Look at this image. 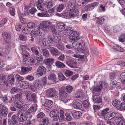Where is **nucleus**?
I'll return each mask as SVG.
<instances>
[{
	"label": "nucleus",
	"mask_w": 125,
	"mask_h": 125,
	"mask_svg": "<svg viewBox=\"0 0 125 125\" xmlns=\"http://www.w3.org/2000/svg\"><path fill=\"white\" fill-rule=\"evenodd\" d=\"M67 9L69 10L68 14L70 18H73L78 15L79 14V11L78 7L72 3H70L68 5Z\"/></svg>",
	"instance_id": "f03ea898"
},
{
	"label": "nucleus",
	"mask_w": 125,
	"mask_h": 125,
	"mask_svg": "<svg viewBox=\"0 0 125 125\" xmlns=\"http://www.w3.org/2000/svg\"><path fill=\"white\" fill-rule=\"evenodd\" d=\"M73 88L71 85H67L66 86L65 90L68 93H70L72 92L73 90Z\"/></svg>",
	"instance_id": "37998d69"
},
{
	"label": "nucleus",
	"mask_w": 125,
	"mask_h": 125,
	"mask_svg": "<svg viewBox=\"0 0 125 125\" xmlns=\"http://www.w3.org/2000/svg\"><path fill=\"white\" fill-rule=\"evenodd\" d=\"M23 63L24 65H29L28 58L23 59Z\"/></svg>",
	"instance_id": "0e129e2a"
},
{
	"label": "nucleus",
	"mask_w": 125,
	"mask_h": 125,
	"mask_svg": "<svg viewBox=\"0 0 125 125\" xmlns=\"http://www.w3.org/2000/svg\"><path fill=\"white\" fill-rule=\"evenodd\" d=\"M58 111L57 110H53L51 111L50 113V116L53 118V120L57 121L59 118L58 115Z\"/></svg>",
	"instance_id": "f8f14e48"
},
{
	"label": "nucleus",
	"mask_w": 125,
	"mask_h": 125,
	"mask_svg": "<svg viewBox=\"0 0 125 125\" xmlns=\"http://www.w3.org/2000/svg\"><path fill=\"white\" fill-rule=\"evenodd\" d=\"M56 66L58 68H63L65 67V65L63 63L61 62L57 61L55 62Z\"/></svg>",
	"instance_id": "c9c22d12"
},
{
	"label": "nucleus",
	"mask_w": 125,
	"mask_h": 125,
	"mask_svg": "<svg viewBox=\"0 0 125 125\" xmlns=\"http://www.w3.org/2000/svg\"><path fill=\"white\" fill-rule=\"evenodd\" d=\"M108 108H106L103 110L102 111L99 113L98 115L100 117L104 118L106 120L111 119V117H114L115 116V114L113 112H107L109 110Z\"/></svg>",
	"instance_id": "7ed1b4c3"
},
{
	"label": "nucleus",
	"mask_w": 125,
	"mask_h": 125,
	"mask_svg": "<svg viewBox=\"0 0 125 125\" xmlns=\"http://www.w3.org/2000/svg\"><path fill=\"white\" fill-rule=\"evenodd\" d=\"M118 109H120L122 111L125 110V104L124 103H121Z\"/></svg>",
	"instance_id": "13d9d810"
},
{
	"label": "nucleus",
	"mask_w": 125,
	"mask_h": 125,
	"mask_svg": "<svg viewBox=\"0 0 125 125\" xmlns=\"http://www.w3.org/2000/svg\"><path fill=\"white\" fill-rule=\"evenodd\" d=\"M8 81L11 84H12L14 83V76L13 75H10L9 76L8 78Z\"/></svg>",
	"instance_id": "bb28decb"
},
{
	"label": "nucleus",
	"mask_w": 125,
	"mask_h": 125,
	"mask_svg": "<svg viewBox=\"0 0 125 125\" xmlns=\"http://www.w3.org/2000/svg\"><path fill=\"white\" fill-rule=\"evenodd\" d=\"M53 41L55 43H57L59 42L60 40V37L57 36H54L53 38Z\"/></svg>",
	"instance_id": "3c124183"
},
{
	"label": "nucleus",
	"mask_w": 125,
	"mask_h": 125,
	"mask_svg": "<svg viewBox=\"0 0 125 125\" xmlns=\"http://www.w3.org/2000/svg\"><path fill=\"white\" fill-rule=\"evenodd\" d=\"M120 79L121 82L123 83H125V72L121 73L120 75Z\"/></svg>",
	"instance_id": "f704fd0d"
},
{
	"label": "nucleus",
	"mask_w": 125,
	"mask_h": 125,
	"mask_svg": "<svg viewBox=\"0 0 125 125\" xmlns=\"http://www.w3.org/2000/svg\"><path fill=\"white\" fill-rule=\"evenodd\" d=\"M8 111L5 106L2 104H0V115L4 116H7Z\"/></svg>",
	"instance_id": "2eb2a0df"
},
{
	"label": "nucleus",
	"mask_w": 125,
	"mask_h": 125,
	"mask_svg": "<svg viewBox=\"0 0 125 125\" xmlns=\"http://www.w3.org/2000/svg\"><path fill=\"white\" fill-rule=\"evenodd\" d=\"M66 63L69 66L72 68H75L76 64V62L71 60L67 61Z\"/></svg>",
	"instance_id": "5701e85b"
},
{
	"label": "nucleus",
	"mask_w": 125,
	"mask_h": 125,
	"mask_svg": "<svg viewBox=\"0 0 125 125\" xmlns=\"http://www.w3.org/2000/svg\"><path fill=\"white\" fill-rule=\"evenodd\" d=\"M119 41L121 42H123L125 41V34H122L120 37Z\"/></svg>",
	"instance_id": "864d4df0"
},
{
	"label": "nucleus",
	"mask_w": 125,
	"mask_h": 125,
	"mask_svg": "<svg viewBox=\"0 0 125 125\" xmlns=\"http://www.w3.org/2000/svg\"><path fill=\"white\" fill-rule=\"evenodd\" d=\"M113 47L114 49L116 51H118L121 52H123L124 51V49L117 45H115Z\"/></svg>",
	"instance_id": "a19ab883"
},
{
	"label": "nucleus",
	"mask_w": 125,
	"mask_h": 125,
	"mask_svg": "<svg viewBox=\"0 0 125 125\" xmlns=\"http://www.w3.org/2000/svg\"><path fill=\"white\" fill-rule=\"evenodd\" d=\"M37 110V108L34 106H32L27 111V112L29 113H31L33 112H35Z\"/></svg>",
	"instance_id": "09e8293b"
},
{
	"label": "nucleus",
	"mask_w": 125,
	"mask_h": 125,
	"mask_svg": "<svg viewBox=\"0 0 125 125\" xmlns=\"http://www.w3.org/2000/svg\"><path fill=\"white\" fill-rule=\"evenodd\" d=\"M2 36L5 42L9 44L11 42V35L8 33L4 32L2 33Z\"/></svg>",
	"instance_id": "4468645a"
},
{
	"label": "nucleus",
	"mask_w": 125,
	"mask_h": 125,
	"mask_svg": "<svg viewBox=\"0 0 125 125\" xmlns=\"http://www.w3.org/2000/svg\"><path fill=\"white\" fill-rule=\"evenodd\" d=\"M108 84L105 82H100L99 83L96 87L94 88L93 90V93L94 92H98L100 91L104 86L105 87H107Z\"/></svg>",
	"instance_id": "9d476101"
},
{
	"label": "nucleus",
	"mask_w": 125,
	"mask_h": 125,
	"mask_svg": "<svg viewBox=\"0 0 125 125\" xmlns=\"http://www.w3.org/2000/svg\"><path fill=\"white\" fill-rule=\"evenodd\" d=\"M26 79L30 81H32L34 79V77L31 75H29L26 76L25 77Z\"/></svg>",
	"instance_id": "e2e57ef3"
},
{
	"label": "nucleus",
	"mask_w": 125,
	"mask_h": 125,
	"mask_svg": "<svg viewBox=\"0 0 125 125\" xmlns=\"http://www.w3.org/2000/svg\"><path fill=\"white\" fill-rule=\"evenodd\" d=\"M73 56L75 57L80 59H85L87 56L85 54L81 55L78 54H76L74 55Z\"/></svg>",
	"instance_id": "c03bdc74"
},
{
	"label": "nucleus",
	"mask_w": 125,
	"mask_h": 125,
	"mask_svg": "<svg viewBox=\"0 0 125 125\" xmlns=\"http://www.w3.org/2000/svg\"><path fill=\"white\" fill-rule=\"evenodd\" d=\"M79 35V33L78 32L74 31L73 30V32L70 35L69 37V39L70 40H72L73 41L75 40H78L80 38H78V36Z\"/></svg>",
	"instance_id": "ddd939ff"
},
{
	"label": "nucleus",
	"mask_w": 125,
	"mask_h": 125,
	"mask_svg": "<svg viewBox=\"0 0 125 125\" xmlns=\"http://www.w3.org/2000/svg\"><path fill=\"white\" fill-rule=\"evenodd\" d=\"M57 27L58 31L60 32L62 31L65 28V25L63 23H58L57 24Z\"/></svg>",
	"instance_id": "b1692460"
},
{
	"label": "nucleus",
	"mask_w": 125,
	"mask_h": 125,
	"mask_svg": "<svg viewBox=\"0 0 125 125\" xmlns=\"http://www.w3.org/2000/svg\"><path fill=\"white\" fill-rule=\"evenodd\" d=\"M17 115L18 117V120L20 122L24 121L27 118V115L26 112L21 110H20L19 111Z\"/></svg>",
	"instance_id": "0eeeda50"
},
{
	"label": "nucleus",
	"mask_w": 125,
	"mask_h": 125,
	"mask_svg": "<svg viewBox=\"0 0 125 125\" xmlns=\"http://www.w3.org/2000/svg\"><path fill=\"white\" fill-rule=\"evenodd\" d=\"M63 5L62 4L60 5L57 8V11L58 12H61L63 10Z\"/></svg>",
	"instance_id": "bf43d9fd"
},
{
	"label": "nucleus",
	"mask_w": 125,
	"mask_h": 125,
	"mask_svg": "<svg viewBox=\"0 0 125 125\" xmlns=\"http://www.w3.org/2000/svg\"><path fill=\"white\" fill-rule=\"evenodd\" d=\"M93 95L92 98L94 103H99L102 102L101 98L99 96L100 93L99 92H93Z\"/></svg>",
	"instance_id": "1a4fd4ad"
},
{
	"label": "nucleus",
	"mask_w": 125,
	"mask_h": 125,
	"mask_svg": "<svg viewBox=\"0 0 125 125\" xmlns=\"http://www.w3.org/2000/svg\"><path fill=\"white\" fill-rule=\"evenodd\" d=\"M52 104V102L51 100H46L44 104V105L45 107H47L50 106Z\"/></svg>",
	"instance_id": "79ce46f5"
},
{
	"label": "nucleus",
	"mask_w": 125,
	"mask_h": 125,
	"mask_svg": "<svg viewBox=\"0 0 125 125\" xmlns=\"http://www.w3.org/2000/svg\"><path fill=\"white\" fill-rule=\"evenodd\" d=\"M30 29L28 26H25L22 29V31L24 33L27 34L30 32Z\"/></svg>",
	"instance_id": "de8ad7c7"
},
{
	"label": "nucleus",
	"mask_w": 125,
	"mask_h": 125,
	"mask_svg": "<svg viewBox=\"0 0 125 125\" xmlns=\"http://www.w3.org/2000/svg\"><path fill=\"white\" fill-rule=\"evenodd\" d=\"M48 78L49 79L53 81L54 82L56 80L57 78L55 75L54 73H52L50 74Z\"/></svg>",
	"instance_id": "58836bf2"
},
{
	"label": "nucleus",
	"mask_w": 125,
	"mask_h": 125,
	"mask_svg": "<svg viewBox=\"0 0 125 125\" xmlns=\"http://www.w3.org/2000/svg\"><path fill=\"white\" fill-rule=\"evenodd\" d=\"M35 24L32 22H29L27 25V26L30 28L32 29L34 27Z\"/></svg>",
	"instance_id": "69168bd1"
},
{
	"label": "nucleus",
	"mask_w": 125,
	"mask_h": 125,
	"mask_svg": "<svg viewBox=\"0 0 125 125\" xmlns=\"http://www.w3.org/2000/svg\"><path fill=\"white\" fill-rule=\"evenodd\" d=\"M7 21V20L6 18H4L1 20L0 22V27L3 26L6 23Z\"/></svg>",
	"instance_id": "6e6d98bb"
},
{
	"label": "nucleus",
	"mask_w": 125,
	"mask_h": 125,
	"mask_svg": "<svg viewBox=\"0 0 125 125\" xmlns=\"http://www.w3.org/2000/svg\"><path fill=\"white\" fill-rule=\"evenodd\" d=\"M43 55L45 57H49L50 54L49 51L45 49H42L41 50Z\"/></svg>",
	"instance_id": "e433bc0d"
},
{
	"label": "nucleus",
	"mask_w": 125,
	"mask_h": 125,
	"mask_svg": "<svg viewBox=\"0 0 125 125\" xmlns=\"http://www.w3.org/2000/svg\"><path fill=\"white\" fill-rule=\"evenodd\" d=\"M71 113L73 117L76 119L80 118L82 114L81 112L74 110L72 111Z\"/></svg>",
	"instance_id": "aec40b11"
},
{
	"label": "nucleus",
	"mask_w": 125,
	"mask_h": 125,
	"mask_svg": "<svg viewBox=\"0 0 125 125\" xmlns=\"http://www.w3.org/2000/svg\"><path fill=\"white\" fill-rule=\"evenodd\" d=\"M16 117V115H13L11 118L12 121L10 120H8L9 125H14L13 122L15 124L17 123V121L15 119V118Z\"/></svg>",
	"instance_id": "cd10ccee"
},
{
	"label": "nucleus",
	"mask_w": 125,
	"mask_h": 125,
	"mask_svg": "<svg viewBox=\"0 0 125 125\" xmlns=\"http://www.w3.org/2000/svg\"><path fill=\"white\" fill-rule=\"evenodd\" d=\"M28 62L29 65H33L35 63V61L32 58H28Z\"/></svg>",
	"instance_id": "4d7b16f0"
},
{
	"label": "nucleus",
	"mask_w": 125,
	"mask_h": 125,
	"mask_svg": "<svg viewBox=\"0 0 125 125\" xmlns=\"http://www.w3.org/2000/svg\"><path fill=\"white\" fill-rule=\"evenodd\" d=\"M24 94L26 99L30 101H33L35 103L37 102L36 100V95L35 94H32L30 91H26L24 92Z\"/></svg>",
	"instance_id": "423d86ee"
},
{
	"label": "nucleus",
	"mask_w": 125,
	"mask_h": 125,
	"mask_svg": "<svg viewBox=\"0 0 125 125\" xmlns=\"http://www.w3.org/2000/svg\"><path fill=\"white\" fill-rule=\"evenodd\" d=\"M43 2V0H38V1L36 2V3L38 9L42 11L44 10V4H42Z\"/></svg>",
	"instance_id": "a211bd4d"
},
{
	"label": "nucleus",
	"mask_w": 125,
	"mask_h": 125,
	"mask_svg": "<svg viewBox=\"0 0 125 125\" xmlns=\"http://www.w3.org/2000/svg\"><path fill=\"white\" fill-rule=\"evenodd\" d=\"M19 18L21 22L22 23H25V20L22 17L25 16V14H23V13H21L19 14Z\"/></svg>",
	"instance_id": "4c0bfd02"
},
{
	"label": "nucleus",
	"mask_w": 125,
	"mask_h": 125,
	"mask_svg": "<svg viewBox=\"0 0 125 125\" xmlns=\"http://www.w3.org/2000/svg\"><path fill=\"white\" fill-rule=\"evenodd\" d=\"M46 4L47 8L50 9L55 5V2L54 1L51 0L47 2Z\"/></svg>",
	"instance_id": "c756f323"
},
{
	"label": "nucleus",
	"mask_w": 125,
	"mask_h": 125,
	"mask_svg": "<svg viewBox=\"0 0 125 125\" xmlns=\"http://www.w3.org/2000/svg\"><path fill=\"white\" fill-rule=\"evenodd\" d=\"M58 77L59 79L61 81H62L65 80V77L63 74L61 73L58 74Z\"/></svg>",
	"instance_id": "8fccbe9b"
},
{
	"label": "nucleus",
	"mask_w": 125,
	"mask_h": 125,
	"mask_svg": "<svg viewBox=\"0 0 125 125\" xmlns=\"http://www.w3.org/2000/svg\"><path fill=\"white\" fill-rule=\"evenodd\" d=\"M51 54L53 56H58L60 54V52L55 48L52 47L49 48Z\"/></svg>",
	"instance_id": "412c9836"
},
{
	"label": "nucleus",
	"mask_w": 125,
	"mask_h": 125,
	"mask_svg": "<svg viewBox=\"0 0 125 125\" xmlns=\"http://www.w3.org/2000/svg\"><path fill=\"white\" fill-rule=\"evenodd\" d=\"M44 116V114L43 112H41L37 115V117L38 119L42 118Z\"/></svg>",
	"instance_id": "5fc2aeb1"
},
{
	"label": "nucleus",
	"mask_w": 125,
	"mask_h": 125,
	"mask_svg": "<svg viewBox=\"0 0 125 125\" xmlns=\"http://www.w3.org/2000/svg\"><path fill=\"white\" fill-rule=\"evenodd\" d=\"M41 122L44 125H47L49 123L48 119L47 118H44L41 120Z\"/></svg>",
	"instance_id": "603ef678"
},
{
	"label": "nucleus",
	"mask_w": 125,
	"mask_h": 125,
	"mask_svg": "<svg viewBox=\"0 0 125 125\" xmlns=\"http://www.w3.org/2000/svg\"><path fill=\"white\" fill-rule=\"evenodd\" d=\"M121 102L120 101H118L117 100L115 99L112 102V105L115 107H116L118 109V108L120 107V104H121Z\"/></svg>",
	"instance_id": "a878e982"
},
{
	"label": "nucleus",
	"mask_w": 125,
	"mask_h": 125,
	"mask_svg": "<svg viewBox=\"0 0 125 125\" xmlns=\"http://www.w3.org/2000/svg\"><path fill=\"white\" fill-rule=\"evenodd\" d=\"M58 59L62 61H63L65 59V56L64 54H62L58 57Z\"/></svg>",
	"instance_id": "680f3d73"
},
{
	"label": "nucleus",
	"mask_w": 125,
	"mask_h": 125,
	"mask_svg": "<svg viewBox=\"0 0 125 125\" xmlns=\"http://www.w3.org/2000/svg\"><path fill=\"white\" fill-rule=\"evenodd\" d=\"M22 55L23 59L26 58V57H27L30 55V54L27 51L25 50H23L21 53Z\"/></svg>",
	"instance_id": "49530a36"
},
{
	"label": "nucleus",
	"mask_w": 125,
	"mask_h": 125,
	"mask_svg": "<svg viewBox=\"0 0 125 125\" xmlns=\"http://www.w3.org/2000/svg\"><path fill=\"white\" fill-rule=\"evenodd\" d=\"M37 15L39 17H48V15L47 13H38L37 14Z\"/></svg>",
	"instance_id": "338daca9"
},
{
	"label": "nucleus",
	"mask_w": 125,
	"mask_h": 125,
	"mask_svg": "<svg viewBox=\"0 0 125 125\" xmlns=\"http://www.w3.org/2000/svg\"><path fill=\"white\" fill-rule=\"evenodd\" d=\"M53 38L51 36H48L47 38H43L42 40V46L46 49H48L50 48L52 43H53Z\"/></svg>",
	"instance_id": "39448f33"
},
{
	"label": "nucleus",
	"mask_w": 125,
	"mask_h": 125,
	"mask_svg": "<svg viewBox=\"0 0 125 125\" xmlns=\"http://www.w3.org/2000/svg\"><path fill=\"white\" fill-rule=\"evenodd\" d=\"M52 22L50 21H43L42 23V28L37 27L36 29L32 30L31 32L32 36H35L37 35L43 36L45 34V31H49L50 27L51 26Z\"/></svg>",
	"instance_id": "f257e3e1"
},
{
	"label": "nucleus",
	"mask_w": 125,
	"mask_h": 125,
	"mask_svg": "<svg viewBox=\"0 0 125 125\" xmlns=\"http://www.w3.org/2000/svg\"><path fill=\"white\" fill-rule=\"evenodd\" d=\"M6 76L2 74L0 75V84L1 85H6L8 86V84L7 83Z\"/></svg>",
	"instance_id": "6ab92c4d"
},
{
	"label": "nucleus",
	"mask_w": 125,
	"mask_h": 125,
	"mask_svg": "<svg viewBox=\"0 0 125 125\" xmlns=\"http://www.w3.org/2000/svg\"><path fill=\"white\" fill-rule=\"evenodd\" d=\"M64 75L67 77H68L72 75L73 74V72L68 70H66L64 71Z\"/></svg>",
	"instance_id": "a18cd8bd"
},
{
	"label": "nucleus",
	"mask_w": 125,
	"mask_h": 125,
	"mask_svg": "<svg viewBox=\"0 0 125 125\" xmlns=\"http://www.w3.org/2000/svg\"><path fill=\"white\" fill-rule=\"evenodd\" d=\"M64 88H62L60 91L59 95L60 98L64 103L67 102V97L68 94L65 91Z\"/></svg>",
	"instance_id": "6e6552de"
},
{
	"label": "nucleus",
	"mask_w": 125,
	"mask_h": 125,
	"mask_svg": "<svg viewBox=\"0 0 125 125\" xmlns=\"http://www.w3.org/2000/svg\"><path fill=\"white\" fill-rule=\"evenodd\" d=\"M54 60L52 58H48L45 59L44 61V62L46 65L52 64L54 62Z\"/></svg>",
	"instance_id": "72a5a7b5"
},
{
	"label": "nucleus",
	"mask_w": 125,
	"mask_h": 125,
	"mask_svg": "<svg viewBox=\"0 0 125 125\" xmlns=\"http://www.w3.org/2000/svg\"><path fill=\"white\" fill-rule=\"evenodd\" d=\"M38 75L40 76L44 74L46 70L45 68L43 66H39L37 70Z\"/></svg>",
	"instance_id": "f3484780"
},
{
	"label": "nucleus",
	"mask_w": 125,
	"mask_h": 125,
	"mask_svg": "<svg viewBox=\"0 0 125 125\" xmlns=\"http://www.w3.org/2000/svg\"><path fill=\"white\" fill-rule=\"evenodd\" d=\"M11 100L13 102H14L17 108L20 109L22 107V101L20 94H17L15 97L11 98Z\"/></svg>",
	"instance_id": "20e7f679"
},
{
	"label": "nucleus",
	"mask_w": 125,
	"mask_h": 125,
	"mask_svg": "<svg viewBox=\"0 0 125 125\" xmlns=\"http://www.w3.org/2000/svg\"><path fill=\"white\" fill-rule=\"evenodd\" d=\"M82 48L79 47H78L75 49V51L77 53H82L83 52V49Z\"/></svg>",
	"instance_id": "052dcab7"
},
{
	"label": "nucleus",
	"mask_w": 125,
	"mask_h": 125,
	"mask_svg": "<svg viewBox=\"0 0 125 125\" xmlns=\"http://www.w3.org/2000/svg\"><path fill=\"white\" fill-rule=\"evenodd\" d=\"M83 94L81 92H77L75 95V97L76 99L80 101L82 100L83 98Z\"/></svg>",
	"instance_id": "4be33fe9"
},
{
	"label": "nucleus",
	"mask_w": 125,
	"mask_h": 125,
	"mask_svg": "<svg viewBox=\"0 0 125 125\" xmlns=\"http://www.w3.org/2000/svg\"><path fill=\"white\" fill-rule=\"evenodd\" d=\"M56 92L55 89L52 88L47 89L46 91V93L47 97H54L55 95Z\"/></svg>",
	"instance_id": "9b49d317"
},
{
	"label": "nucleus",
	"mask_w": 125,
	"mask_h": 125,
	"mask_svg": "<svg viewBox=\"0 0 125 125\" xmlns=\"http://www.w3.org/2000/svg\"><path fill=\"white\" fill-rule=\"evenodd\" d=\"M73 29H72L71 27L65 29L64 31V34L66 36H68L73 31Z\"/></svg>",
	"instance_id": "c85d7f7f"
},
{
	"label": "nucleus",
	"mask_w": 125,
	"mask_h": 125,
	"mask_svg": "<svg viewBox=\"0 0 125 125\" xmlns=\"http://www.w3.org/2000/svg\"><path fill=\"white\" fill-rule=\"evenodd\" d=\"M29 85V83L28 82L26 81H23L18 84V86L19 87V89H22L25 88H28Z\"/></svg>",
	"instance_id": "dca6fc26"
},
{
	"label": "nucleus",
	"mask_w": 125,
	"mask_h": 125,
	"mask_svg": "<svg viewBox=\"0 0 125 125\" xmlns=\"http://www.w3.org/2000/svg\"><path fill=\"white\" fill-rule=\"evenodd\" d=\"M33 84L37 88L42 87V82L38 80H36L34 81L33 82Z\"/></svg>",
	"instance_id": "2f4dec72"
},
{
	"label": "nucleus",
	"mask_w": 125,
	"mask_h": 125,
	"mask_svg": "<svg viewBox=\"0 0 125 125\" xmlns=\"http://www.w3.org/2000/svg\"><path fill=\"white\" fill-rule=\"evenodd\" d=\"M73 107L77 109H80L82 107V104L78 102H75L73 103Z\"/></svg>",
	"instance_id": "7c9ffc66"
},
{
	"label": "nucleus",
	"mask_w": 125,
	"mask_h": 125,
	"mask_svg": "<svg viewBox=\"0 0 125 125\" xmlns=\"http://www.w3.org/2000/svg\"><path fill=\"white\" fill-rule=\"evenodd\" d=\"M117 125H125V120L123 119V117L120 120Z\"/></svg>",
	"instance_id": "774afa93"
},
{
	"label": "nucleus",
	"mask_w": 125,
	"mask_h": 125,
	"mask_svg": "<svg viewBox=\"0 0 125 125\" xmlns=\"http://www.w3.org/2000/svg\"><path fill=\"white\" fill-rule=\"evenodd\" d=\"M31 50L33 53L35 55H38L39 53V52L36 46L32 47L31 48Z\"/></svg>",
	"instance_id": "473e14b6"
},
{
	"label": "nucleus",
	"mask_w": 125,
	"mask_h": 125,
	"mask_svg": "<svg viewBox=\"0 0 125 125\" xmlns=\"http://www.w3.org/2000/svg\"><path fill=\"white\" fill-rule=\"evenodd\" d=\"M36 60L37 62L40 63L41 61H42L43 59V56L40 54L39 53L38 55H36Z\"/></svg>",
	"instance_id": "ea45409f"
},
{
	"label": "nucleus",
	"mask_w": 125,
	"mask_h": 125,
	"mask_svg": "<svg viewBox=\"0 0 125 125\" xmlns=\"http://www.w3.org/2000/svg\"><path fill=\"white\" fill-rule=\"evenodd\" d=\"M115 116L114 117H113L112 119V122L114 125L116 124L117 123L119 122L120 120H121V119L122 118V117L121 116H118L117 117H115Z\"/></svg>",
	"instance_id": "393cba45"
}]
</instances>
